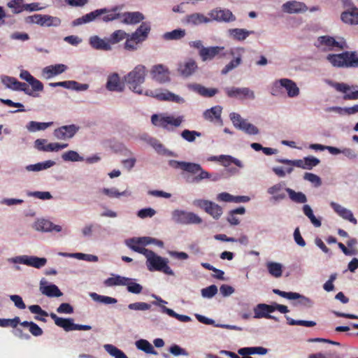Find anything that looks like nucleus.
<instances>
[{
    "label": "nucleus",
    "mask_w": 358,
    "mask_h": 358,
    "mask_svg": "<svg viewBox=\"0 0 358 358\" xmlns=\"http://www.w3.org/2000/svg\"><path fill=\"white\" fill-rule=\"evenodd\" d=\"M274 312L273 303L271 305L266 303H259L254 308L255 315L256 319L268 318L269 313Z\"/></svg>",
    "instance_id": "obj_29"
},
{
    "label": "nucleus",
    "mask_w": 358,
    "mask_h": 358,
    "mask_svg": "<svg viewBox=\"0 0 358 358\" xmlns=\"http://www.w3.org/2000/svg\"><path fill=\"white\" fill-rule=\"evenodd\" d=\"M281 87L286 90L287 96L290 98L296 97L300 93V90L295 82L288 78H281L273 83L271 94L276 95Z\"/></svg>",
    "instance_id": "obj_8"
},
{
    "label": "nucleus",
    "mask_w": 358,
    "mask_h": 358,
    "mask_svg": "<svg viewBox=\"0 0 358 358\" xmlns=\"http://www.w3.org/2000/svg\"><path fill=\"white\" fill-rule=\"evenodd\" d=\"M162 96L159 97L160 101H172L176 103H184L185 100L184 98L180 96L179 95L175 94L167 90H163Z\"/></svg>",
    "instance_id": "obj_44"
},
{
    "label": "nucleus",
    "mask_w": 358,
    "mask_h": 358,
    "mask_svg": "<svg viewBox=\"0 0 358 358\" xmlns=\"http://www.w3.org/2000/svg\"><path fill=\"white\" fill-rule=\"evenodd\" d=\"M169 165L173 169H180L187 173L196 175L194 177L187 179V181L192 183H199L204 179H209L213 182L221 179L220 174L208 173L203 169L200 164L196 163L171 159L169 161Z\"/></svg>",
    "instance_id": "obj_1"
},
{
    "label": "nucleus",
    "mask_w": 358,
    "mask_h": 358,
    "mask_svg": "<svg viewBox=\"0 0 358 358\" xmlns=\"http://www.w3.org/2000/svg\"><path fill=\"white\" fill-rule=\"evenodd\" d=\"M327 83L334 87L336 91L344 93L343 99L345 100H356L358 99V96L356 98H352L355 96L358 90H356L357 86H350L344 83H335L331 80H328Z\"/></svg>",
    "instance_id": "obj_15"
},
{
    "label": "nucleus",
    "mask_w": 358,
    "mask_h": 358,
    "mask_svg": "<svg viewBox=\"0 0 358 358\" xmlns=\"http://www.w3.org/2000/svg\"><path fill=\"white\" fill-rule=\"evenodd\" d=\"M55 164V162L52 160H47L43 162H39L35 164L27 165L25 167V169L27 171H34L38 172L43 170L48 169Z\"/></svg>",
    "instance_id": "obj_39"
},
{
    "label": "nucleus",
    "mask_w": 358,
    "mask_h": 358,
    "mask_svg": "<svg viewBox=\"0 0 358 358\" xmlns=\"http://www.w3.org/2000/svg\"><path fill=\"white\" fill-rule=\"evenodd\" d=\"M106 88L109 91L122 92L123 87L120 81V77L117 73H114L108 78Z\"/></svg>",
    "instance_id": "obj_36"
},
{
    "label": "nucleus",
    "mask_w": 358,
    "mask_h": 358,
    "mask_svg": "<svg viewBox=\"0 0 358 358\" xmlns=\"http://www.w3.org/2000/svg\"><path fill=\"white\" fill-rule=\"evenodd\" d=\"M302 210H303V214L310 220V222L313 224V225L315 227H321L322 222H321L320 218H317L314 215L313 211L309 205H308V204L303 205Z\"/></svg>",
    "instance_id": "obj_41"
},
{
    "label": "nucleus",
    "mask_w": 358,
    "mask_h": 358,
    "mask_svg": "<svg viewBox=\"0 0 358 358\" xmlns=\"http://www.w3.org/2000/svg\"><path fill=\"white\" fill-rule=\"evenodd\" d=\"M185 36V30L182 29H174L171 31L166 32L163 35L164 39L166 41L179 40Z\"/></svg>",
    "instance_id": "obj_51"
},
{
    "label": "nucleus",
    "mask_w": 358,
    "mask_h": 358,
    "mask_svg": "<svg viewBox=\"0 0 358 358\" xmlns=\"http://www.w3.org/2000/svg\"><path fill=\"white\" fill-rule=\"evenodd\" d=\"M187 87L188 90L196 92L204 97H212L218 92L216 88H206L198 83H189L187 85Z\"/></svg>",
    "instance_id": "obj_26"
},
{
    "label": "nucleus",
    "mask_w": 358,
    "mask_h": 358,
    "mask_svg": "<svg viewBox=\"0 0 358 358\" xmlns=\"http://www.w3.org/2000/svg\"><path fill=\"white\" fill-rule=\"evenodd\" d=\"M286 320L287 321V323L289 325H301L307 327H312L316 325V322L314 321H307V320H294L289 316H286Z\"/></svg>",
    "instance_id": "obj_58"
},
{
    "label": "nucleus",
    "mask_w": 358,
    "mask_h": 358,
    "mask_svg": "<svg viewBox=\"0 0 358 358\" xmlns=\"http://www.w3.org/2000/svg\"><path fill=\"white\" fill-rule=\"evenodd\" d=\"M169 260L162 257L152 251L146 258V265L150 271H157L169 275H173L174 272L168 265Z\"/></svg>",
    "instance_id": "obj_6"
},
{
    "label": "nucleus",
    "mask_w": 358,
    "mask_h": 358,
    "mask_svg": "<svg viewBox=\"0 0 358 358\" xmlns=\"http://www.w3.org/2000/svg\"><path fill=\"white\" fill-rule=\"evenodd\" d=\"M222 108L220 106H215L210 109H208L203 113V117L210 122L216 121L220 125L223 124L222 120L221 118Z\"/></svg>",
    "instance_id": "obj_28"
},
{
    "label": "nucleus",
    "mask_w": 358,
    "mask_h": 358,
    "mask_svg": "<svg viewBox=\"0 0 358 358\" xmlns=\"http://www.w3.org/2000/svg\"><path fill=\"white\" fill-rule=\"evenodd\" d=\"M303 179L313 183L315 187H319L322 185L320 178L312 173H306L303 176Z\"/></svg>",
    "instance_id": "obj_64"
},
{
    "label": "nucleus",
    "mask_w": 358,
    "mask_h": 358,
    "mask_svg": "<svg viewBox=\"0 0 358 358\" xmlns=\"http://www.w3.org/2000/svg\"><path fill=\"white\" fill-rule=\"evenodd\" d=\"M79 127L70 124L60 127L54 131V136L59 140H66L73 138L78 131Z\"/></svg>",
    "instance_id": "obj_17"
},
{
    "label": "nucleus",
    "mask_w": 358,
    "mask_h": 358,
    "mask_svg": "<svg viewBox=\"0 0 358 358\" xmlns=\"http://www.w3.org/2000/svg\"><path fill=\"white\" fill-rule=\"evenodd\" d=\"M10 263L22 264L36 268H41L45 266L47 259L36 256L20 255L8 259Z\"/></svg>",
    "instance_id": "obj_10"
},
{
    "label": "nucleus",
    "mask_w": 358,
    "mask_h": 358,
    "mask_svg": "<svg viewBox=\"0 0 358 358\" xmlns=\"http://www.w3.org/2000/svg\"><path fill=\"white\" fill-rule=\"evenodd\" d=\"M184 22L191 26H198L201 24H208L210 22L209 16H205L200 13H194L185 16Z\"/></svg>",
    "instance_id": "obj_27"
},
{
    "label": "nucleus",
    "mask_w": 358,
    "mask_h": 358,
    "mask_svg": "<svg viewBox=\"0 0 358 358\" xmlns=\"http://www.w3.org/2000/svg\"><path fill=\"white\" fill-rule=\"evenodd\" d=\"M197 69L198 66L195 60L189 58L178 64V72L180 76L188 78L193 75Z\"/></svg>",
    "instance_id": "obj_19"
},
{
    "label": "nucleus",
    "mask_w": 358,
    "mask_h": 358,
    "mask_svg": "<svg viewBox=\"0 0 358 358\" xmlns=\"http://www.w3.org/2000/svg\"><path fill=\"white\" fill-rule=\"evenodd\" d=\"M315 45L322 51H331L338 48L339 50H343L346 48V43L343 41H337L336 39L330 36H322L318 37Z\"/></svg>",
    "instance_id": "obj_11"
},
{
    "label": "nucleus",
    "mask_w": 358,
    "mask_h": 358,
    "mask_svg": "<svg viewBox=\"0 0 358 358\" xmlns=\"http://www.w3.org/2000/svg\"><path fill=\"white\" fill-rule=\"evenodd\" d=\"M136 348L148 354L157 355V352L154 350L152 345L145 339H140L136 341Z\"/></svg>",
    "instance_id": "obj_47"
},
{
    "label": "nucleus",
    "mask_w": 358,
    "mask_h": 358,
    "mask_svg": "<svg viewBox=\"0 0 358 358\" xmlns=\"http://www.w3.org/2000/svg\"><path fill=\"white\" fill-rule=\"evenodd\" d=\"M152 297L156 299V301H153L152 304L159 306L161 309L162 313H166L169 316L174 317L179 320L180 322H188L192 321V318L190 317L185 315L178 314L172 309L166 307L165 304H167L168 302L164 301L159 296L153 294Z\"/></svg>",
    "instance_id": "obj_14"
},
{
    "label": "nucleus",
    "mask_w": 358,
    "mask_h": 358,
    "mask_svg": "<svg viewBox=\"0 0 358 358\" xmlns=\"http://www.w3.org/2000/svg\"><path fill=\"white\" fill-rule=\"evenodd\" d=\"M184 121V116L168 115L166 114H154L151 116L152 123L167 131H173L174 128L179 127Z\"/></svg>",
    "instance_id": "obj_4"
},
{
    "label": "nucleus",
    "mask_w": 358,
    "mask_h": 358,
    "mask_svg": "<svg viewBox=\"0 0 358 358\" xmlns=\"http://www.w3.org/2000/svg\"><path fill=\"white\" fill-rule=\"evenodd\" d=\"M89 44L90 46L98 50L110 51L112 46L110 45L108 38H101L98 36H92L89 38Z\"/></svg>",
    "instance_id": "obj_25"
},
{
    "label": "nucleus",
    "mask_w": 358,
    "mask_h": 358,
    "mask_svg": "<svg viewBox=\"0 0 358 358\" xmlns=\"http://www.w3.org/2000/svg\"><path fill=\"white\" fill-rule=\"evenodd\" d=\"M268 350L262 346L258 347H245L238 350V353L242 356H250L251 355H264L267 354Z\"/></svg>",
    "instance_id": "obj_35"
},
{
    "label": "nucleus",
    "mask_w": 358,
    "mask_h": 358,
    "mask_svg": "<svg viewBox=\"0 0 358 358\" xmlns=\"http://www.w3.org/2000/svg\"><path fill=\"white\" fill-rule=\"evenodd\" d=\"M50 316L55 321L57 326L63 328L66 331L73 330L74 323L73 319L59 317L53 313H51Z\"/></svg>",
    "instance_id": "obj_30"
},
{
    "label": "nucleus",
    "mask_w": 358,
    "mask_h": 358,
    "mask_svg": "<svg viewBox=\"0 0 358 358\" xmlns=\"http://www.w3.org/2000/svg\"><path fill=\"white\" fill-rule=\"evenodd\" d=\"M239 50H244L243 48H230L224 51V47L223 46H210L205 47V48H202L201 50L199 51V55L202 62H207L213 60L216 57L220 58L225 57L228 55L234 57L236 55V52Z\"/></svg>",
    "instance_id": "obj_5"
},
{
    "label": "nucleus",
    "mask_w": 358,
    "mask_h": 358,
    "mask_svg": "<svg viewBox=\"0 0 358 358\" xmlns=\"http://www.w3.org/2000/svg\"><path fill=\"white\" fill-rule=\"evenodd\" d=\"M52 222L45 219L38 220L33 224L35 230L42 232H50Z\"/></svg>",
    "instance_id": "obj_50"
},
{
    "label": "nucleus",
    "mask_w": 358,
    "mask_h": 358,
    "mask_svg": "<svg viewBox=\"0 0 358 358\" xmlns=\"http://www.w3.org/2000/svg\"><path fill=\"white\" fill-rule=\"evenodd\" d=\"M171 220L178 224H192L202 222L201 218L194 213L179 209L171 212Z\"/></svg>",
    "instance_id": "obj_7"
},
{
    "label": "nucleus",
    "mask_w": 358,
    "mask_h": 358,
    "mask_svg": "<svg viewBox=\"0 0 358 358\" xmlns=\"http://www.w3.org/2000/svg\"><path fill=\"white\" fill-rule=\"evenodd\" d=\"M330 206L333 208L334 212L337 213L343 219L348 220L354 224H357V221L356 218H355L353 213L350 210L342 206L341 205L334 201H331L330 203Z\"/></svg>",
    "instance_id": "obj_23"
},
{
    "label": "nucleus",
    "mask_w": 358,
    "mask_h": 358,
    "mask_svg": "<svg viewBox=\"0 0 358 358\" xmlns=\"http://www.w3.org/2000/svg\"><path fill=\"white\" fill-rule=\"evenodd\" d=\"M238 129L244 131L248 135H257L259 133V129L254 124L248 122L247 120L242 122L241 124H239Z\"/></svg>",
    "instance_id": "obj_48"
},
{
    "label": "nucleus",
    "mask_w": 358,
    "mask_h": 358,
    "mask_svg": "<svg viewBox=\"0 0 358 358\" xmlns=\"http://www.w3.org/2000/svg\"><path fill=\"white\" fill-rule=\"evenodd\" d=\"M150 73L152 79L159 83H167L170 80L169 69L162 64L154 66Z\"/></svg>",
    "instance_id": "obj_20"
},
{
    "label": "nucleus",
    "mask_w": 358,
    "mask_h": 358,
    "mask_svg": "<svg viewBox=\"0 0 358 358\" xmlns=\"http://www.w3.org/2000/svg\"><path fill=\"white\" fill-rule=\"evenodd\" d=\"M242 62V59L241 55H238L234 59L230 61L221 70L222 75H227L229 72L237 68L239 65H241Z\"/></svg>",
    "instance_id": "obj_54"
},
{
    "label": "nucleus",
    "mask_w": 358,
    "mask_h": 358,
    "mask_svg": "<svg viewBox=\"0 0 358 358\" xmlns=\"http://www.w3.org/2000/svg\"><path fill=\"white\" fill-rule=\"evenodd\" d=\"M129 278L122 277L120 275H115L107 278L104 284L108 287L117 286V285H125L128 283Z\"/></svg>",
    "instance_id": "obj_45"
},
{
    "label": "nucleus",
    "mask_w": 358,
    "mask_h": 358,
    "mask_svg": "<svg viewBox=\"0 0 358 358\" xmlns=\"http://www.w3.org/2000/svg\"><path fill=\"white\" fill-rule=\"evenodd\" d=\"M90 296L94 301L103 304H115L117 302V299L110 296L98 294L95 292L90 293Z\"/></svg>",
    "instance_id": "obj_46"
},
{
    "label": "nucleus",
    "mask_w": 358,
    "mask_h": 358,
    "mask_svg": "<svg viewBox=\"0 0 358 358\" xmlns=\"http://www.w3.org/2000/svg\"><path fill=\"white\" fill-rule=\"evenodd\" d=\"M201 296L203 298L210 299L213 297L217 292V287L215 285H210L203 288L201 291Z\"/></svg>",
    "instance_id": "obj_60"
},
{
    "label": "nucleus",
    "mask_w": 358,
    "mask_h": 358,
    "mask_svg": "<svg viewBox=\"0 0 358 358\" xmlns=\"http://www.w3.org/2000/svg\"><path fill=\"white\" fill-rule=\"evenodd\" d=\"M308 10L307 6L300 1H289L282 5V10L289 14L302 13Z\"/></svg>",
    "instance_id": "obj_21"
},
{
    "label": "nucleus",
    "mask_w": 358,
    "mask_h": 358,
    "mask_svg": "<svg viewBox=\"0 0 358 358\" xmlns=\"http://www.w3.org/2000/svg\"><path fill=\"white\" fill-rule=\"evenodd\" d=\"M285 192L288 194L289 199L296 203H305L307 202V197L301 192H296L291 188H285Z\"/></svg>",
    "instance_id": "obj_40"
},
{
    "label": "nucleus",
    "mask_w": 358,
    "mask_h": 358,
    "mask_svg": "<svg viewBox=\"0 0 358 358\" xmlns=\"http://www.w3.org/2000/svg\"><path fill=\"white\" fill-rule=\"evenodd\" d=\"M28 24H36L41 27H58L61 24V20L57 17L48 15L34 14L25 18Z\"/></svg>",
    "instance_id": "obj_9"
},
{
    "label": "nucleus",
    "mask_w": 358,
    "mask_h": 358,
    "mask_svg": "<svg viewBox=\"0 0 358 358\" xmlns=\"http://www.w3.org/2000/svg\"><path fill=\"white\" fill-rule=\"evenodd\" d=\"M102 193L109 198H119L122 196H129L131 193L129 190H124L123 192H119L117 188H103L101 190Z\"/></svg>",
    "instance_id": "obj_43"
},
{
    "label": "nucleus",
    "mask_w": 358,
    "mask_h": 358,
    "mask_svg": "<svg viewBox=\"0 0 358 358\" xmlns=\"http://www.w3.org/2000/svg\"><path fill=\"white\" fill-rule=\"evenodd\" d=\"M39 291L43 295L49 298L60 297L63 295L56 285L48 282L44 278L40 280Z\"/></svg>",
    "instance_id": "obj_16"
},
{
    "label": "nucleus",
    "mask_w": 358,
    "mask_h": 358,
    "mask_svg": "<svg viewBox=\"0 0 358 358\" xmlns=\"http://www.w3.org/2000/svg\"><path fill=\"white\" fill-rule=\"evenodd\" d=\"M230 37L233 39L243 41L245 40L250 35L255 34L254 31H249L245 29L234 28L228 30Z\"/></svg>",
    "instance_id": "obj_34"
},
{
    "label": "nucleus",
    "mask_w": 358,
    "mask_h": 358,
    "mask_svg": "<svg viewBox=\"0 0 358 358\" xmlns=\"http://www.w3.org/2000/svg\"><path fill=\"white\" fill-rule=\"evenodd\" d=\"M206 212L213 218L217 220L222 214V208L219 205L211 201V205L208 206Z\"/></svg>",
    "instance_id": "obj_56"
},
{
    "label": "nucleus",
    "mask_w": 358,
    "mask_h": 358,
    "mask_svg": "<svg viewBox=\"0 0 358 358\" xmlns=\"http://www.w3.org/2000/svg\"><path fill=\"white\" fill-rule=\"evenodd\" d=\"M332 155H337L338 154H343L346 158L350 160L354 161L358 159V153L357 152L350 148H338L334 147V149H331Z\"/></svg>",
    "instance_id": "obj_37"
},
{
    "label": "nucleus",
    "mask_w": 358,
    "mask_h": 358,
    "mask_svg": "<svg viewBox=\"0 0 358 358\" xmlns=\"http://www.w3.org/2000/svg\"><path fill=\"white\" fill-rule=\"evenodd\" d=\"M148 143L155 149V150L159 154L169 157H176V155L167 148L157 139L155 138H150L148 140Z\"/></svg>",
    "instance_id": "obj_31"
},
{
    "label": "nucleus",
    "mask_w": 358,
    "mask_h": 358,
    "mask_svg": "<svg viewBox=\"0 0 358 358\" xmlns=\"http://www.w3.org/2000/svg\"><path fill=\"white\" fill-rule=\"evenodd\" d=\"M341 20L348 24H358V8L353 7L352 10H347L341 13Z\"/></svg>",
    "instance_id": "obj_32"
},
{
    "label": "nucleus",
    "mask_w": 358,
    "mask_h": 358,
    "mask_svg": "<svg viewBox=\"0 0 358 358\" xmlns=\"http://www.w3.org/2000/svg\"><path fill=\"white\" fill-rule=\"evenodd\" d=\"M127 36H129L128 34L122 29H119L115 31L108 39V42H110V45L112 46V45L118 43Z\"/></svg>",
    "instance_id": "obj_53"
},
{
    "label": "nucleus",
    "mask_w": 358,
    "mask_h": 358,
    "mask_svg": "<svg viewBox=\"0 0 358 358\" xmlns=\"http://www.w3.org/2000/svg\"><path fill=\"white\" fill-rule=\"evenodd\" d=\"M66 69L67 66L63 64L50 65L43 69L41 75L45 79L49 80L64 73Z\"/></svg>",
    "instance_id": "obj_24"
},
{
    "label": "nucleus",
    "mask_w": 358,
    "mask_h": 358,
    "mask_svg": "<svg viewBox=\"0 0 358 358\" xmlns=\"http://www.w3.org/2000/svg\"><path fill=\"white\" fill-rule=\"evenodd\" d=\"M201 134L196 131L185 129L181 133V136L188 142H194L196 137H200Z\"/></svg>",
    "instance_id": "obj_59"
},
{
    "label": "nucleus",
    "mask_w": 358,
    "mask_h": 358,
    "mask_svg": "<svg viewBox=\"0 0 358 358\" xmlns=\"http://www.w3.org/2000/svg\"><path fill=\"white\" fill-rule=\"evenodd\" d=\"M52 122H38L36 121H31L26 125V128L29 132H36L37 131L46 129L52 126Z\"/></svg>",
    "instance_id": "obj_42"
},
{
    "label": "nucleus",
    "mask_w": 358,
    "mask_h": 358,
    "mask_svg": "<svg viewBox=\"0 0 358 358\" xmlns=\"http://www.w3.org/2000/svg\"><path fill=\"white\" fill-rule=\"evenodd\" d=\"M224 92L229 98H236L241 100H253L255 99L254 91L249 87H227L224 88Z\"/></svg>",
    "instance_id": "obj_13"
},
{
    "label": "nucleus",
    "mask_w": 358,
    "mask_h": 358,
    "mask_svg": "<svg viewBox=\"0 0 358 358\" xmlns=\"http://www.w3.org/2000/svg\"><path fill=\"white\" fill-rule=\"evenodd\" d=\"M104 350L114 358H128V357L119 348L112 344H105Z\"/></svg>",
    "instance_id": "obj_49"
},
{
    "label": "nucleus",
    "mask_w": 358,
    "mask_h": 358,
    "mask_svg": "<svg viewBox=\"0 0 358 358\" xmlns=\"http://www.w3.org/2000/svg\"><path fill=\"white\" fill-rule=\"evenodd\" d=\"M62 158L65 162H83L84 158L74 150H69L62 154Z\"/></svg>",
    "instance_id": "obj_55"
},
{
    "label": "nucleus",
    "mask_w": 358,
    "mask_h": 358,
    "mask_svg": "<svg viewBox=\"0 0 358 358\" xmlns=\"http://www.w3.org/2000/svg\"><path fill=\"white\" fill-rule=\"evenodd\" d=\"M320 163V160L315 157H304V169L310 170L313 167L317 166Z\"/></svg>",
    "instance_id": "obj_62"
},
{
    "label": "nucleus",
    "mask_w": 358,
    "mask_h": 358,
    "mask_svg": "<svg viewBox=\"0 0 358 358\" xmlns=\"http://www.w3.org/2000/svg\"><path fill=\"white\" fill-rule=\"evenodd\" d=\"M285 184L283 182L276 183L269 187L266 192L271 195V201L279 202L286 199Z\"/></svg>",
    "instance_id": "obj_22"
},
{
    "label": "nucleus",
    "mask_w": 358,
    "mask_h": 358,
    "mask_svg": "<svg viewBox=\"0 0 358 358\" xmlns=\"http://www.w3.org/2000/svg\"><path fill=\"white\" fill-rule=\"evenodd\" d=\"M128 292L133 294H140L143 290V287L138 283L133 282V279L129 278L128 283L126 284Z\"/></svg>",
    "instance_id": "obj_61"
},
{
    "label": "nucleus",
    "mask_w": 358,
    "mask_h": 358,
    "mask_svg": "<svg viewBox=\"0 0 358 358\" xmlns=\"http://www.w3.org/2000/svg\"><path fill=\"white\" fill-rule=\"evenodd\" d=\"M327 60L334 67H358V57L355 52H344L340 54H329Z\"/></svg>",
    "instance_id": "obj_2"
},
{
    "label": "nucleus",
    "mask_w": 358,
    "mask_h": 358,
    "mask_svg": "<svg viewBox=\"0 0 358 358\" xmlns=\"http://www.w3.org/2000/svg\"><path fill=\"white\" fill-rule=\"evenodd\" d=\"M266 266L268 273L276 278H280L282 275L283 266L282 264L275 262H268Z\"/></svg>",
    "instance_id": "obj_38"
},
{
    "label": "nucleus",
    "mask_w": 358,
    "mask_h": 358,
    "mask_svg": "<svg viewBox=\"0 0 358 358\" xmlns=\"http://www.w3.org/2000/svg\"><path fill=\"white\" fill-rule=\"evenodd\" d=\"M101 226L98 224H94V223H88L86 224L82 229H81V234L83 237L85 238H91L93 236V233L96 229H101Z\"/></svg>",
    "instance_id": "obj_52"
},
{
    "label": "nucleus",
    "mask_w": 358,
    "mask_h": 358,
    "mask_svg": "<svg viewBox=\"0 0 358 358\" xmlns=\"http://www.w3.org/2000/svg\"><path fill=\"white\" fill-rule=\"evenodd\" d=\"M151 308V305L145 302H135L129 303L128 308L131 310H148Z\"/></svg>",
    "instance_id": "obj_63"
},
{
    "label": "nucleus",
    "mask_w": 358,
    "mask_h": 358,
    "mask_svg": "<svg viewBox=\"0 0 358 358\" xmlns=\"http://www.w3.org/2000/svg\"><path fill=\"white\" fill-rule=\"evenodd\" d=\"M210 22L216 21L218 22H231L236 20V16L231 10L226 8H215L208 13Z\"/></svg>",
    "instance_id": "obj_12"
},
{
    "label": "nucleus",
    "mask_w": 358,
    "mask_h": 358,
    "mask_svg": "<svg viewBox=\"0 0 358 358\" xmlns=\"http://www.w3.org/2000/svg\"><path fill=\"white\" fill-rule=\"evenodd\" d=\"M122 16L124 17L122 22L127 24H137L145 19L144 15L138 11L125 12Z\"/></svg>",
    "instance_id": "obj_33"
},
{
    "label": "nucleus",
    "mask_w": 358,
    "mask_h": 358,
    "mask_svg": "<svg viewBox=\"0 0 358 358\" xmlns=\"http://www.w3.org/2000/svg\"><path fill=\"white\" fill-rule=\"evenodd\" d=\"M145 66L139 64L124 77V81L134 92L143 94V90L141 89V85L145 81Z\"/></svg>",
    "instance_id": "obj_3"
},
{
    "label": "nucleus",
    "mask_w": 358,
    "mask_h": 358,
    "mask_svg": "<svg viewBox=\"0 0 358 358\" xmlns=\"http://www.w3.org/2000/svg\"><path fill=\"white\" fill-rule=\"evenodd\" d=\"M219 161L227 162V164L224 163L223 165L224 166H228L229 163L231 162V163L234 164L236 166H237L238 167H239L241 169L244 167V164L241 160H239L238 159L235 158L231 155H220Z\"/></svg>",
    "instance_id": "obj_57"
},
{
    "label": "nucleus",
    "mask_w": 358,
    "mask_h": 358,
    "mask_svg": "<svg viewBox=\"0 0 358 358\" xmlns=\"http://www.w3.org/2000/svg\"><path fill=\"white\" fill-rule=\"evenodd\" d=\"M108 9L106 8L96 9L74 20L72 22L71 24L73 27H76L83 24L90 23L91 22L94 21L98 17L101 16V15L108 13Z\"/></svg>",
    "instance_id": "obj_18"
}]
</instances>
